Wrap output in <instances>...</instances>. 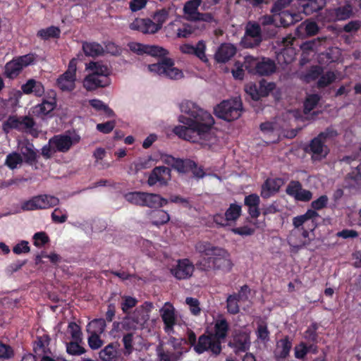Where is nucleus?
<instances>
[{"label": "nucleus", "mask_w": 361, "mask_h": 361, "mask_svg": "<svg viewBox=\"0 0 361 361\" xmlns=\"http://www.w3.org/2000/svg\"><path fill=\"white\" fill-rule=\"evenodd\" d=\"M180 109L188 116L181 115L178 117V121L183 125L174 127L173 132L175 135L194 143L202 142L210 145L216 141L215 121L209 112L189 100L182 102Z\"/></svg>", "instance_id": "1"}, {"label": "nucleus", "mask_w": 361, "mask_h": 361, "mask_svg": "<svg viewBox=\"0 0 361 361\" xmlns=\"http://www.w3.org/2000/svg\"><path fill=\"white\" fill-rule=\"evenodd\" d=\"M128 47L133 52L138 55L147 54L152 56L161 58L157 63L148 66V69L151 72L157 73L159 75L171 80H178L183 77L182 71L174 66V61L166 57L169 54L167 49L157 45H147L138 42H131L128 44Z\"/></svg>", "instance_id": "2"}, {"label": "nucleus", "mask_w": 361, "mask_h": 361, "mask_svg": "<svg viewBox=\"0 0 361 361\" xmlns=\"http://www.w3.org/2000/svg\"><path fill=\"white\" fill-rule=\"evenodd\" d=\"M229 324L225 318L217 319L214 322V331H206L200 336L197 349L200 351L209 350L218 355L222 350L221 344L228 336Z\"/></svg>", "instance_id": "3"}, {"label": "nucleus", "mask_w": 361, "mask_h": 361, "mask_svg": "<svg viewBox=\"0 0 361 361\" xmlns=\"http://www.w3.org/2000/svg\"><path fill=\"white\" fill-rule=\"evenodd\" d=\"M195 266L201 271H222L228 273L231 271L233 264L228 252L219 247L214 256L199 259Z\"/></svg>", "instance_id": "4"}, {"label": "nucleus", "mask_w": 361, "mask_h": 361, "mask_svg": "<svg viewBox=\"0 0 361 361\" xmlns=\"http://www.w3.org/2000/svg\"><path fill=\"white\" fill-rule=\"evenodd\" d=\"M35 125L36 123L34 119L29 116H9L2 123V130L8 134L11 130H16L18 132L27 133L34 137H37V131L34 128Z\"/></svg>", "instance_id": "5"}, {"label": "nucleus", "mask_w": 361, "mask_h": 361, "mask_svg": "<svg viewBox=\"0 0 361 361\" xmlns=\"http://www.w3.org/2000/svg\"><path fill=\"white\" fill-rule=\"evenodd\" d=\"M35 61L36 54L34 53L16 56L5 64L3 74L6 78L14 80L21 74L25 68L34 64Z\"/></svg>", "instance_id": "6"}, {"label": "nucleus", "mask_w": 361, "mask_h": 361, "mask_svg": "<svg viewBox=\"0 0 361 361\" xmlns=\"http://www.w3.org/2000/svg\"><path fill=\"white\" fill-rule=\"evenodd\" d=\"M292 1L293 0H276L270 10L271 13L277 16L279 24L283 27L292 25L302 19L300 13L286 10Z\"/></svg>", "instance_id": "7"}, {"label": "nucleus", "mask_w": 361, "mask_h": 361, "mask_svg": "<svg viewBox=\"0 0 361 361\" xmlns=\"http://www.w3.org/2000/svg\"><path fill=\"white\" fill-rule=\"evenodd\" d=\"M243 111V104L239 98L224 100L214 108L217 117L227 121L238 119Z\"/></svg>", "instance_id": "8"}, {"label": "nucleus", "mask_w": 361, "mask_h": 361, "mask_svg": "<svg viewBox=\"0 0 361 361\" xmlns=\"http://www.w3.org/2000/svg\"><path fill=\"white\" fill-rule=\"evenodd\" d=\"M56 94L51 90L47 92L43 97L42 102L32 107V114L42 119L46 117H51L53 111L56 108Z\"/></svg>", "instance_id": "9"}, {"label": "nucleus", "mask_w": 361, "mask_h": 361, "mask_svg": "<svg viewBox=\"0 0 361 361\" xmlns=\"http://www.w3.org/2000/svg\"><path fill=\"white\" fill-rule=\"evenodd\" d=\"M59 204V199L49 195H39L32 197L31 199L25 201L21 209L23 211H33L38 209H46L54 207Z\"/></svg>", "instance_id": "10"}, {"label": "nucleus", "mask_w": 361, "mask_h": 361, "mask_svg": "<svg viewBox=\"0 0 361 361\" xmlns=\"http://www.w3.org/2000/svg\"><path fill=\"white\" fill-rule=\"evenodd\" d=\"M262 29L256 22H248L245 27V37L241 41L245 48L258 47L262 41Z\"/></svg>", "instance_id": "11"}, {"label": "nucleus", "mask_w": 361, "mask_h": 361, "mask_svg": "<svg viewBox=\"0 0 361 361\" xmlns=\"http://www.w3.org/2000/svg\"><path fill=\"white\" fill-rule=\"evenodd\" d=\"M76 62L70 61L68 69L56 80L57 87L63 92H71L75 87Z\"/></svg>", "instance_id": "12"}, {"label": "nucleus", "mask_w": 361, "mask_h": 361, "mask_svg": "<svg viewBox=\"0 0 361 361\" xmlns=\"http://www.w3.org/2000/svg\"><path fill=\"white\" fill-rule=\"evenodd\" d=\"M274 88L275 84L274 82H269L262 80L258 84L250 82L246 85L245 90L252 100L258 101L262 97L268 96Z\"/></svg>", "instance_id": "13"}, {"label": "nucleus", "mask_w": 361, "mask_h": 361, "mask_svg": "<svg viewBox=\"0 0 361 361\" xmlns=\"http://www.w3.org/2000/svg\"><path fill=\"white\" fill-rule=\"evenodd\" d=\"M250 344V334L242 330H235L232 338L228 343V345L233 349L236 354L248 350Z\"/></svg>", "instance_id": "14"}, {"label": "nucleus", "mask_w": 361, "mask_h": 361, "mask_svg": "<svg viewBox=\"0 0 361 361\" xmlns=\"http://www.w3.org/2000/svg\"><path fill=\"white\" fill-rule=\"evenodd\" d=\"M171 169L166 166H156L151 171L147 184L154 186L158 184L159 186H166L171 178Z\"/></svg>", "instance_id": "15"}, {"label": "nucleus", "mask_w": 361, "mask_h": 361, "mask_svg": "<svg viewBox=\"0 0 361 361\" xmlns=\"http://www.w3.org/2000/svg\"><path fill=\"white\" fill-rule=\"evenodd\" d=\"M80 141V137H71L68 135H56L49 140L50 145L54 148V152H67L71 147Z\"/></svg>", "instance_id": "16"}, {"label": "nucleus", "mask_w": 361, "mask_h": 361, "mask_svg": "<svg viewBox=\"0 0 361 361\" xmlns=\"http://www.w3.org/2000/svg\"><path fill=\"white\" fill-rule=\"evenodd\" d=\"M195 265L188 258L178 259L176 267L171 269L172 275L178 280L189 279L192 276Z\"/></svg>", "instance_id": "17"}, {"label": "nucleus", "mask_w": 361, "mask_h": 361, "mask_svg": "<svg viewBox=\"0 0 361 361\" xmlns=\"http://www.w3.org/2000/svg\"><path fill=\"white\" fill-rule=\"evenodd\" d=\"M281 178H267L261 186L260 195L263 199H269L276 195L284 185Z\"/></svg>", "instance_id": "18"}, {"label": "nucleus", "mask_w": 361, "mask_h": 361, "mask_svg": "<svg viewBox=\"0 0 361 361\" xmlns=\"http://www.w3.org/2000/svg\"><path fill=\"white\" fill-rule=\"evenodd\" d=\"M259 24L269 37H274L277 33L276 28L282 27V25L279 24V18L273 13L261 16L259 18Z\"/></svg>", "instance_id": "19"}, {"label": "nucleus", "mask_w": 361, "mask_h": 361, "mask_svg": "<svg viewBox=\"0 0 361 361\" xmlns=\"http://www.w3.org/2000/svg\"><path fill=\"white\" fill-rule=\"evenodd\" d=\"M110 84V79L107 75L98 76L97 73H92L87 75L83 81V87L87 91L95 90L99 87H105Z\"/></svg>", "instance_id": "20"}, {"label": "nucleus", "mask_w": 361, "mask_h": 361, "mask_svg": "<svg viewBox=\"0 0 361 361\" xmlns=\"http://www.w3.org/2000/svg\"><path fill=\"white\" fill-rule=\"evenodd\" d=\"M161 317L164 324V330L169 333L173 331V327L176 324V316L175 308L170 302H166L164 307L160 310Z\"/></svg>", "instance_id": "21"}, {"label": "nucleus", "mask_w": 361, "mask_h": 361, "mask_svg": "<svg viewBox=\"0 0 361 361\" xmlns=\"http://www.w3.org/2000/svg\"><path fill=\"white\" fill-rule=\"evenodd\" d=\"M305 150L308 153H312L315 159H324L329 153V147L317 137L311 140Z\"/></svg>", "instance_id": "22"}, {"label": "nucleus", "mask_w": 361, "mask_h": 361, "mask_svg": "<svg viewBox=\"0 0 361 361\" xmlns=\"http://www.w3.org/2000/svg\"><path fill=\"white\" fill-rule=\"evenodd\" d=\"M293 343L290 338L286 336L276 343V348L274 352L276 361H284L290 355Z\"/></svg>", "instance_id": "23"}, {"label": "nucleus", "mask_w": 361, "mask_h": 361, "mask_svg": "<svg viewBox=\"0 0 361 361\" xmlns=\"http://www.w3.org/2000/svg\"><path fill=\"white\" fill-rule=\"evenodd\" d=\"M130 28L144 34H154L160 30L159 27L150 18L136 19L130 24Z\"/></svg>", "instance_id": "24"}, {"label": "nucleus", "mask_w": 361, "mask_h": 361, "mask_svg": "<svg viewBox=\"0 0 361 361\" xmlns=\"http://www.w3.org/2000/svg\"><path fill=\"white\" fill-rule=\"evenodd\" d=\"M236 47L230 43H223L214 54V59L218 63L228 61L236 54Z\"/></svg>", "instance_id": "25"}, {"label": "nucleus", "mask_w": 361, "mask_h": 361, "mask_svg": "<svg viewBox=\"0 0 361 361\" xmlns=\"http://www.w3.org/2000/svg\"><path fill=\"white\" fill-rule=\"evenodd\" d=\"M21 90L25 94H33L41 97L44 94L45 90L42 83L33 78H30L21 85Z\"/></svg>", "instance_id": "26"}, {"label": "nucleus", "mask_w": 361, "mask_h": 361, "mask_svg": "<svg viewBox=\"0 0 361 361\" xmlns=\"http://www.w3.org/2000/svg\"><path fill=\"white\" fill-rule=\"evenodd\" d=\"M50 341L49 335L43 334L42 336H37L33 343L35 355L41 357L42 355L51 353V350L49 348Z\"/></svg>", "instance_id": "27"}, {"label": "nucleus", "mask_w": 361, "mask_h": 361, "mask_svg": "<svg viewBox=\"0 0 361 361\" xmlns=\"http://www.w3.org/2000/svg\"><path fill=\"white\" fill-rule=\"evenodd\" d=\"M219 247L214 245L209 241L200 240L195 245V250L197 253L202 257H209L214 256L219 250Z\"/></svg>", "instance_id": "28"}, {"label": "nucleus", "mask_w": 361, "mask_h": 361, "mask_svg": "<svg viewBox=\"0 0 361 361\" xmlns=\"http://www.w3.org/2000/svg\"><path fill=\"white\" fill-rule=\"evenodd\" d=\"M21 156L23 157L25 161L29 164L32 165L37 161L39 155L37 151L35 149L34 145L31 142H26L20 147Z\"/></svg>", "instance_id": "29"}, {"label": "nucleus", "mask_w": 361, "mask_h": 361, "mask_svg": "<svg viewBox=\"0 0 361 361\" xmlns=\"http://www.w3.org/2000/svg\"><path fill=\"white\" fill-rule=\"evenodd\" d=\"M276 68L275 62L270 59L266 58H263L255 66V71L260 75H269L276 71Z\"/></svg>", "instance_id": "30"}, {"label": "nucleus", "mask_w": 361, "mask_h": 361, "mask_svg": "<svg viewBox=\"0 0 361 361\" xmlns=\"http://www.w3.org/2000/svg\"><path fill=\"white\" fill-rule=\"evenodd\" d=\"M167 203L168 200L161 197L159 195L145 192L143 207L149 208H159L166 205Z\"/></svg>", "instance_id": "31"}, {"label": "nucleus", "mask_w": 361, "mask_h": 361, "mask_svg": "<svg viewBox=\"0 0 361 361\" xmlns=\"http://www.w3.org/2000/svg\"><path fill=\"white\" fill-rule=\"evenodd\" d=\"M120 343L117 341L109 343L99 353V357L104 361H112L117 357Z\"/></svg>", "instance_id": "32"}, {"label": "nucleus", "mask_w": 361, "mask_h": 361, "mask_svg": "<svg viewBox=\"0 0 361 361\" xmlns=\"http://www.w3.org/2000/svg\"><path fill=\"white\" fill-rule=\"evenodd\" d=\"M334 20H345L350 18L353 14V6L350 4L338 6L331 11Z\"/></svg>", "instance_id": "33"}, {"label": "nucleus", "mask_w": 361, "mask_h": 361, "mask_svg": "<svg viewBox=\"0 0 361 361\" xmlns=\"http://www.w3.org/2000/svg\"><path fill=\"white\" fill-rule=\"evenodd\" d=\"M326 4V0H310L302 4V11L310 16L322 10Z\"/></svg>", "instance_id": "34"}, {"label": "nucleus", "mask_w": 361, "mask_h": 361, "mask_svg": "<svg viewBox=\"0 0 361 361\" xmlns=\"http://www.w3.org/2000/svg\"><path fill=\"white\" fill-rule=\"evenodd\" d=\"M201 3L202 0H190L185 4L183 11L188 19L194 20V17L202 16V13L198 12V7Z\"/></svg>", "instance_id": "35"}, {"label": "nucleus", "mask_w": 361, "mask_h": 361, "mask_svg": "<svg viewBox=\"0 0 361 361\" xmlns=\"http://www.w3.org/2000/svg\"><path fill=\"white\" fill-rule=\"evenodd\" d=\"M82 50L87 56L96 57L104 53L102 46L97 42H85L82 43Z\"/></svg>", "instance_id": "36"}, {"label": "nucleus", "mask_w": 361, "mask_h": 361, "mask_svg": "<svg viewBox=\"0 0 361 361\" xmlns=\"http://www.w3.org/2000/svg\"><path fill=\"white\" fill-rule=\"evenodd\" d=\"M338 60V50L334 48L329 49L325 52L321 53L318 57L319 63L326 66Z\"/></svg>", "instance_id": "37"}, {"label": "nucleus", "mask_w": 361, "mask_h": 361, "mask_svg": "<svg viewBox=\"0 0 361 361\" xmlns=\"http://www.w3.org/2000/svg\"><path fill=\"white\" fill-rule=\"evenodd\" d=\"M172 6H173V4H171V6L168 7L159 9L154 13L152 18L156 25L159 27V30L162 28L164 23H165L168 20Z\"/></svg>", "instance_id": "38"}, {"label": "nucleus", "mask_w": 361, "mask_h": 361, "mask_svg": "<svg viewBox=\"0 0 361 361\" xmlns=\"http://www.w3.org/2000/svg\"><path fill=\"white\" fill-rule=\"evenodd\" d=\"M106 327V320L103 318L94 319L87 326L89 334H102Z\"/></svg>", "instance_id": "39"}, {"label": "nucleus", "mask_w": 361, "mask_h": 361, "mask_svg": "<svg viewBox=\"0 0 361 361\" xmlns=\"http://www.w3.org/2000/svg\"><path fill=\"white\" fill-rule=\"evenodd\" d=\"M149 217L152 224L155 226L166 224L170 220L169 214L161 209L152 211L149 214Z\"/></svg>", "instance_id": "40"}, {"label": "nucleus", "mask_w": 361, "mask_h": 361, "mask_svg": "<svg viewBox=\"0 0 361 361\" xmlns=\"http://www.w3.org/2000/svg\"><path fill=\"white\" fill-rule=\"evenodd\" d=\"M173 159L172 166L180 173H187L192 169V167L196 166V163L190 159Z\"/></svg>", "instance_id": "41"}, {"label": "nucleus", "mask_w": 361, "mask_h": 361, "mask_svg": "<svg viewBox=\"0 0 361 361\" xmlns=\"http://www.w3.org/2000/svg\"><path fill=\"white\" fill-rule=\"evenodd\" d=\"M60 35L61 30L56 26H50L44 29H41L37 33V36L44 40H47L50 38H59Z\"/></svg>", "instance_id": "42"}, {"label": "nucleus", "mask_w": 361, "mask_h": 361, "mask_svg": "<svg viewBox=\"0 0 361 361\" xmlns=\"http://www.w3.org/2000/svg\"><path fill=\"white\" fill-rule=\"evenodd\" d=\"M159 361H177L179 355L173 350H166L162 346L157 348Z\"/></svg>", "instance_id": "43"}, {"label": "nucleus", "mask_w": 361, "mask_h": 361, "mask_svg": "<svg viewBox=\"0 0 361 361\" xmlns=\"http://www.w3.org/2000/svg\"><path fill=\"white\" fill-rule=\"evenodd\" d=\"M145 192L134 191L124 194L125 200L132 204L143 207Z\"/></svg>", "instance_id": "44"}, {"label": "nucleus", "mask_w": 361, "mask_h": 361, "mask_svg": "<svg viewBox=\"0 0 361 361\" xmlns=\"http://www.w3.org/2000/svg\"><path fill=\"white\" fill-rule=\"evenodd\" d=\"M321 100V96L318 94H311L307 96L303 104V112L308 114L312 111Z\"/></svg>", "instance_id": "45"}, {"label": "nucleus", "mask_w": 361, "mask_h": 361, "mask_svg": "<svg viewBox=\"0 0 361 361\" xmlns=\"http://www.w3.org/2000/svg\"><path fill=\"white\" fill-rule=\"evenodd\" d=\"M319 327L318 323L312 322L305 331L303 338L308 343H318L319 335L317 331Z\"/></svg>", "instance_id": "46"}, {"label": "nucleus", "mask_w": 361, "mask_h": 361, "mask_svg": "<svg viewBox=\"0 0 361 361\" xmlns=\"http://www.w3.org/2000/svg\"><path fill=\"white\" fill-rule=\"evenodd\" d=\"M23 162V157L20 154L13 152L9 153L6 158L5 165L10 169L14 170L18 167V165L22 164Z\"/></svg>", "instance_id": "47"}, {"label": "nucleus", "mask_w": 361, "mask_h": 361, "mask_svg": "<svg viewBox=\"0 0 361 361\" xmlns=\"http://www.w3.org/2000/svg\"><path fill=\"white\" fill-rule=\"evenodd\" d=\"M241 213V206L235 203H232L226 209L225 212V216L228 221H235L240 216Z\"/></svg>", "instance_id": "48"}, {"label": "nucleus", "mask_w": 361, "mask_h": 361, "mask_svg": "<svg viewBox=\"0 0 361 361\" xmlns=\"http://www.w3.org/2000/svg\"><path fill=\"white\" fill-rule=\"evenodd\" d=\"M336 79V75L333 71H326L324 74H321L320 78H319L317 82V87L319 89L324 88L331 83H333Z\"/></svg>", "instance_id": "49"}, {"label": "nucleus", "mask_w": 361, "mask_h": 361, "mask_svg": "<svg viewBox=\"0 0 361 361\" xmlns=\"http://www.w3.org/2000/svg\"><path fill=\"white\" fill-rule=\"evenodd\" d=\"M186 338H187L186 343H188L190 346L193 347L194 350L197 354L200 355V354L204 353V352H209V350L200 351L197 349V348H198L197 346L200 343V337L198 338V340L197 341L196 334L192 330H191L190 329H187Z\"/></svg>", "instance_id": "50"}, {"label": "nucleus", "mask_w": 361, "mask_h": 361, "mask_svg": "<svg viewBox=\"0 0 361 361\" xmlns=\"http://www.w3.org/2000/svg\"><path fill=\"white\" fill-rule=\"evenodd\" d=\"M82 341H73L66 343V351L69 355H80L84 354L86 350L80 345Z\"/></svg>", "instance_id": "51"}, {"label": "nucleus", "mask_w": 361, "mask_h": 361, "mask_svg": "<svg viewBox=\"0 0 361 361\" xmlns=\"http://www.w3.org/2000/svg\"><path fill=\"white\" fill-rule=\"evenodd\" d=\"M239 302L235 295H229L226 298L227 312L231 314H237L240 312Z\"/></svg>", "instance_id": "52"}, {"label": "nucleus", "mask_w": 361, "mask_h": 361, "mask_svg": "<svg viewBox=\"0 0 361 361\" xmlns=\"http://www.w3.org/2000/svg\"><path fill=\"white\" fill-rule=\"evenodd\" d=\"M51 220L55 224H63L67 221L68 214L66 209L56 208L51 214Z\"/></svg>", "instance_id": "53"}, {"label": "nucleus", "mask_w": 361, "mask_h": 361, "mask_svg": "<svg viewBox=\"0 0 361 361\" xmlns=\"http://www.w3.org/2000/svg\"><path fill=\"white\" fill-rule=\"evenodd\" d=\"M88 68L92 71V73H97L99 77H102V75L108 76L109 70L107 66L100 62H90Z\"/></svg>", "instance_id": "54"}, {"label": "nucleus", "mask_w": 361, "mask_h": 361, "mask_svg": "<svg viewBox=\"0 0 361 361\" xmlns=\"http://www.w3.org/2000/svg\"><path fill=\"white\" fill-rule=\"evenodd\" d=\"M137 300L131 296H123V301L121 304V307L124 314H128L129 310L135 307Z\"/></svg>", "instance_id": "55"}, {"label": "nucleus", "mask_w": 361, "mask_h": 361, "mask_svg": "<svg viewBox=\"0 0 361 361\" xmlns=\"http://www.w3.org/2000/svg\"><path fill=\"white\" fill-rule=\"evenodd\" d=\"M206 44L203 40H200L196 46H194L193 55L196 56L202 61H207V59L205 54Z\"/></svg>", "instance_id": "56"}, {"label": "nucleus", "mask_w": 361, "mask_h": 361, "mask_svg": "<svg viewBox=\"0 0 361 361\" xmlns=\"http://www.w3.org/2000/svg\"><path fill=\"white\" fill-rule=\"evenodd\" d=\"M87 343L90 348L92 350H97L104 344L103 340L100 338V334H90L87 338Z\"/></svg>", "instance_id": "57"}, {"label": "nucleus", "mask_w": 361, "mask_h": 361, "mask_svg": "<svg viewBox=\"0 0 361 361\" xmlns=\"http://www.w3.org/2000/svg\"><path fill=\"white\" fill-rule=\"evenodd\" d=\"M68 329L73 340L82 341V331L79 325L74 322H71L68 324Z\"/></svg>", "instance_id": "58"}, {"label": "nucleus", "mask_w": 361, "mask_h": 361, "mask_svg": "<svg viewBox=\"0 0 361 361\" xmlns=\"http://www.w3.org/2000/svg\"><path fill=\"white\" fill-rule=\"evenodd\" d=\"M308 354L307 344L305 342H300L294 348V355L295 358L304 360Z\"/></svg>", "instance_id": "59"}, {"label": "nucleus", "mask_w": 361, "mask_h": 361, "mask_svg": "<svg viewBox=\"0 0 361 361\" xmlns=\"http://www.w3.org/2000/svg\"><path fill=\"white\" fill-rule=\"evenodd\" d=\"M122 341L123 343L125 351L124 354L126 355H129L132 353L133 350V333H128L125 334L123 337Z\"/></svg>", "instance_id": "60"}, {"label": "nucleus", "mask_w": 361, "mask_h": 361, "mask_svg": "<svg viewBox=\"0 0 361 361\" xmlns=\"http://www.w3.org/2000/svg\"><path fill=\"white\" fill-rule=\"evenodd\" d=\"M185 302L189 306L192 314L197 316L200 314V302L197 298L188 297L185 299Z\"/></svg>", "instance_id": "61"}, {"label": "nucleus", "mask_w": 361, "mask_h": 361, "mask_svg": "<svg viewBox=\"0 0 361 361\" xmlns=\"http://www.w3.org/2000/svg\"><path fill=\"white\" fill-rule=\"evenodd\" d=\"M34 245L41 247L49 241V238L45 232L41 231L35 233L33 235Z\"/></svg>", "instance_id": "62"}, {"label": "nucleus", "mask_w": 361, "mask_h": 361, "mask_svg": "<svg viewBox=\"0 0 361 361\" xmlns=\"http://www.w3.org/2000/svg\"><path fill=\"white\" fill-rule=\"evenodd\" d=\"M301 188L302 184L299 181L291 180L288 185L286 192L288 195L293 197L295 198L296 195L298 194Z\"/></svg>", "instance_id": "63"}, {"label": "nucleus", "mask_w": 361, "mask_h": 361, "mask_svg": "<svg viewBox=\"0 0 361 361\" xmlns=\"http://www.w3.org/2000/svg\"><path fill=\"white\" fill-rule=\"evenodd\" d=\"M338 135L337 131L331 127L326 128L324 131L321 132L317 136L323 142L326 143L328 140L332 139Z\"/></svg>", "instance_id": "64"}]
</instances>
